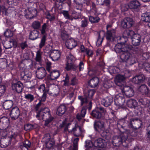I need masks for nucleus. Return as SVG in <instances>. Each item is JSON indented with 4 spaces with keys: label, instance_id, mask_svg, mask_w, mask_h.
Wrapping results in <instances>:
<instances>
[{
    "label": "nucleus",
    "instance_id": "nucleus-1",
    "mask_svg": "<svg viewBox=\"0 0 150 150\" xmlns=\"http://www.w3.org/2000/svg\"><path fill=\"white\" fill-rule=\"evenodd\" d=\"M127 138V134L126 133H122L119 136L114 137L112 143L115 146H119L122 145L123 146L127 147L129 142Z\"/></svg>",
    "mask_w": 150,
    "mask_h": 150
},
{
    "label": "nucleus",
    "instance_id": "nucleus-2",
    "mask_svg": "<svg viewBox=\"0 0 150 150\" xmlns=\"http://www.w3.org/2000/svg\"><path fill=\"white\" fill-rule=\"evenodd\" d=\"M38 89L41 92L43 93L41 99L40 100L39 103L36 105L35 108V110L37 111L39 110L40 107L43 106L44 104L43 102H44L46 100L47 94L48 93L49 89L48 87H45V85L44 84H42L40 85L38 88Z\"/></svg>",
    "mask_w": 150,
    "mask_h": 150
},
{
    "label": "nucleus",
    "instance_id": "nucleus-3",
    "mask_svg": "<svg viewBox=\"0 0 150 150\" xmlns=\"http://www.w3.org/2000/svg\"><path fill=\"white\" fill-rule=\"evenodd\" d=\"M112 27L111 25H108L106 26L107 31L105 35L106 39L110 42L115 41L118 42L119 40H121L122 38L120 36H116L115 30L113 29H110Z\"/></svg>",
    "mask_w": 150,
    "mask_h": 150
},
{
    "label": "nucleus",
    "instance_id": "nucleus-4",
    "mask_svg": "<svg viewBox=\"0 0 150 150\" xmlns=\"http://www.w3.org/2000/svg\"><path fill=\"white\" fill-rule=\"evenodd\" d=\"M42 117L43 120H45L44 125L45 126H49V124L53 120L54 117L50 114V110L47 108H45L42 112Z\"/></svg>",
    "mask_w": 150,
    "mask_h": 150
},
{
    "label": "nucleus",
    "instance_id": "nucleus-5",
    "mask_svg": "<svg viewBox=\"0 0 150 150\" xmlns=\"http://www.w3.org/2000/svg\"><path fill=\"white\" fill-rule=\"evenodd\" d=\"M132 48V45L122 44L119 43L115 45L114 47V50L117 54L120 55L124 52L131 50Z\"/></svg>",
    "mask_w": 150,
    "mask_h": 150
},
{
    "label": "nucleus",
    "instance_id": "nucleus-6",
    "mask_svg": "<svg viewBox=\"0 0 150 150\" xmlns=\"http://www.w3.org/2000/svg\"><path fill=\"white\" fill-rule=\"evenodd\" d=\"M9 119L6 117H3L0 119V129L4 132H6V134H8L10 129L9 127Z\"/></svg>",
    "mask_w": 150,
    "mask_h": 150
},
{
    "label": "nucleus",
    "instance_id": "nucleus-7",
    "mask_svg": "<svg viewBox=\"0 0 150 150\" xmlns=\"http://www.w3.org/2000/svg\"><path fill=\"white\" fill-rule=\"evenodd\" d=\"M71 124L69 123L67 124L65 121H63L62 122V124H61L59 125V127L60 128L64 127V131H68L69 133H73L74 135L75 134V132H76L77 130V128L79 127L80 126L78 125H76L73 128L71 129H69L68 128H70L69 127Z\"/></svg>",
    "mask_w": 150,
    "mask_h": 150
},
{
    "label": "nucleus",
    "instance_id": "nucleus-8",
    "mask_svg": "<svg viewBox=\"0 0 150 150\" xmlns=\"http://www.w3.org/2000/svg\"><path fill=\"white\" fill-rule=\"evenodd\" d=\"M125 99L123 94L119 93L115 96V105L120 107L122 106L125 102Z\"/></svg>",
    "mask_w": 150,
    "mask_h": 150
},
{
    "label": "nucleus",
    "instance_id": "nucleus-9",
    "mask_svg": "<svg viewBox=\"0 0 150 150\" xmlns=\"http://www.w3.org/2000/svg\"><path fill=\"white\" fill-rule=\"evenodd\" d=\"M133 23L132 18L127 17L121 21V26L124 28H128L132 26Z\"/></svg>",
    "mask_w": 150,
    "mask_h": 150
},
{
    "label": "nucleus",
    "instance_id": "nucleus-10",
    "mask_svg": "<svg viewBox=\"0 0 150 150\" xmlns=\"http://www.w3.org/2000/svg\"><path fill=\"white\" fill-rule=\"evenodd\" d=\"M142 36L138 34H134L131 37L132 42L134 46L139 45L141 42Z\"/></svg>",
    "mask_w": 150,
    "mask_h": 150
},
{
    "label": "nucleus",
    "instance_id": "nucleus-11",
    "mask_svg": "<svg viewBox=\"0 0 150 150\" xmlns=\"http://www.w3.org/2000/svg\"><path fill=\"white\" fill-rule=\"evenodd\" d=\"M11 87L13 90L18 93H21L22 92L23 88V83L20 81L12 83Z\"/></svg>",
    "mask_w": 150,
    "mask_h": 150
},
{
    "label": "nucleus",
    "instance_id": "nucleus-12",
    "mask_svg": "<svg viewBox=\"0 0 150 150\" xmlns=\"http://www.w3.org/2000/svg\"><path fill=\"white\" fill-rule=\"evenodd\" d=\"M20 76L21 80L24 81V82H26L29 81L30 79L32 74L29 71L25 70L21 72Z\"/></svg>",
    "mask_w": 150,
    "mask_h": 150
},
{
    "label": "nucleus",
    "instance_id": "nucleus-13",
    "mask_svg": "<svg viewBox=\"0 0 150 150\" xmlns=\"http://www.w3.org/2000/svg\"><path fill=\"white\" fill-rule=\"evenodd\" d=\"M47 72L45 69L43 67L38 68L36 72L37 77L39 79H42L46 75Z\"/></svg>",
    "mask_w": 150,
    "mask_h": 150
},
{
    "label": "nucleus",
    "instance_id": "nucleus-14",
    "mask_svg": "<svg viewBox=\"0 0 150 150\" xmlns=\"http://www.w3.org/2000/svg\"><path fill=\"white\" fill-rule=\"evenodd\" d=\"M145 77L143 74L137 75L132 79V82L135 84H140L143 83L145 81Z\"/></svg>",
    "mask_w": 150,
    "mask_h": 150
},
{
    "label": "nucleus",
    "instance_id": "nucleus-15",
    "mask_svg": "<svg viewBox=\"0 0 150 150\" xmlns=\"http://www.w3.org/2000/svg\"><path fill=\"white\" fill-rule=\"evenodd\" d=\"M106 145V142L104 139L99 138L96 140L94 142V146L96 148H103Z\"/></svg>",
    "mask_w": 150,
    "mask_h": 150
},
{
    "label": "nucleus",
    "instance_id": "nucleus-16",
    "mask_svg": "<svg viewBox=\"0 0 150 150\" xmlns=\"http://www.w3.org/2000/svg\"><path fill=\"white\" fill-rule=\"evenodd\" d=\"M20 115V111L18 108L17 107L13 108L10 113L11 118L13 120L17 119Z\"/></svg>",
    "mask_w": 150,
    "mask_h": 150
},
{
    "label": "nucleus",
    "instance_id": "nucleus-17",
    "mask_svg": "<svg viewBox=\"0 0 150 150\" xmlns=\"http://www.w3.org/2000/svg\"><path fill=\"white\" fill-rule=\"evenodd\" d=\"M94 127L96 131L100 132L104 128V122L100 120L95 121L94 122Z\"/></svg>",
    "mask_w": 150,
    "mask_h": 150
},
{
    "label": "nucleus",
    "instance_id": "nucleus-18",
    "mask_svg": "<svg viewBox=\"0 0 150 150\" xmlns=\"http://www.w3.org/2000/svg\"><path fill=\"white\" fill-rule=\"evenodd\" d=\"M123 91L125 95L127 97H131L134 95V91L133 89L129 86H124Z\"/></svg>",
    "mask_w": 150,
    "mask_h": 150
},
{
    "label": "nucleus",
    "instance_id": "nucleus-19",
    "mask_svg": "<svg viewBox=\"0 0 150 150\" xmlns=\"http://www.w3.org/2000/svg\"><path fill=\"white\" fill-rule=\"evenodd\" d=\"M50 57L53 61H57L60 57V53L58 50H54L51 51L50 54Z\"/></svg>",
    "mask_w": 150,
    "mask_h": 150
},
{
    "label": "nucleus",
    "instance_id": "nucleus-20",
    "mask_svg": "<svg viewBox=\"0 0 150 150\" xmlns=\"http://www.w3.org/2000/svg\"><path fill=\"white\" fill-rule=\"evenodd\" d=\"M65 45L68 49H71L76 46L77 43L74 39H69L66 40Z\"/></svg>",
    "mask_w": 150,
    "mask_h": 150
},
{
    "label": "nucleus",
    "instance_id": "nucleus-21",
    "mask_svg": "<svg viewBox=\"0 0 150 150\" xmlns=\"http://www.w3.org/2000/svg\"><path fill=\"white\" fill-rule=\"evenodd\" d=\"M67 110V107L64 104H61L58 106L57 109L56 114L61 116L64 114Z\"/></svg>",
    "mask_w": 150,
    "mask_h": 150
},
{
    "label": "nucleus",
    "instance_id": "nucleus-22",
    "mask_svg": "<svg viewBox=\"0 0 150 150\" xmlns=\"http://www.w3.org/2000/svg\"><path fill=\"white\" fill-rule=\"evenodd\" d=\"M112 102V98L111 96H107L102 99L101 100V104L106 107L110 105Z\"/></svg>",
    "mask_w": 150,
    "mask_h": 150
},
{
    "label": "nucleus",
    "instance_id": "nucleus-23",
    "mask_svg": "<svg viewBox=\"0 0 150 150\" xmlns=\"http://www.w3.org/2000/svg\"><path fill=\"white\" fill-rule=\"evenodd\" d=\"M138 91L143 95H148L150 92V90L147 86L145 84L140 86L138 89Z\"/></svg>",
    "mask_w": 150,
    "mask_h": 150
},
{
    "label": "nucleus",
    "instance_id": "nucleus-24",
    "mask_svg": "<svg viewBox=\"0 0 150 150\" xmlns=\"http://www.w3.org/2000/svg\"><path fill=\"white\" fill-rule=\"evenodd\" d=\"M126 77L125 75L120 74L117 75L116 76L115 80L116 84L118 86H121L122 85L121 83L124 81Z\"/></svg>",
    "mask_w": 150,
    "mask_h": 150
},
{
    "label": "nucleus",
    "instance_id": "nucleus-25",
    "mask_svg": "<svg viewBox=\"0 0 150 150\" xmlns=\"http://www.w3.org/2000/svg\"><path fill=\"white\" fill-rule=\"evenodd\" d=\"M99 83V79L97 77H95L91 79L88 82L89 86L91 88L96 87Z\"/></svg>",
    "mask_w": 150,
    "mask_h": 150
},
{
    "label": "nucleus",
    "instance_id": "nucleus-26",
    "mask_svg": "<svg viewBox=\"0 0 150 150\" xmlns=\"http://www.w3.org/2000/svg\"><path fill=\"white\" fill-rule=\"evenodd\" d=\"M130 124L133 128L139 129L141 127L142 122L140 120L133 119L131 121Z\"/></svg>",
    "mask_w": 150,
    "mask_h": 150
},
{
    "label": "nucleus",
    "instance_id": "nucleus-27",
    "mask_svg": "<svg viewBox=\"0 0 150 150\" xmlns=\"http://www.w3.org/2000/svg\"><path fill=\"white\" fill-rule=\"evenodd\" d=\"M60 75V73L59 71L54 70L50 73L48 78L51 80H54L58 78Z\"/></svg>",
    "mask_w": 150,
    "mask_h": 150
},
{
    "label": "nucleus",
    "instance_id": "nucleus-28",
    "mask_svg": "<svg viewBox=\"0 0 150 150\" xmlns=\"http://www.w3.org/2000/svg\"><path fill=\"white\" fill-rule=\"evenodd\" d=\"M128 51H126L125 52H124L120 55V58L123 62H127L132 55Z\"/></svg>",
    "mask_w": 150,
    "mask_h": 150
},
{
    "label": "nucleus",
    "instance_id": "nucleus-29",
    "mask_svg": "<svg viewBox=\"0 0 150 150\" xmlns=\"http://www.w3.org/2000/svg\"><path fill=\"white\" fill-rule=\"evenodd\" d=\"M126 104L129 108H135L137 106V102L135 100L130 99L127 100Z\"/></svg>",
    "mask_w": 150,
    "mask_h": 150
},
{
    "label": "nucleus",
    "instance_id": "nucleus-30",
    "mask_svg": "<svg viewBox=\"0 0 150 150\" xmlns=\"http://www.w3.org/2000/svg\"><path fill=\"white\" fill-rule=\"evenodd\" d=\"M140 5L139 2L137 1L134 0L130 2L129 4V7L130 9H137Z\"/></svg>",
    "mask_w": 150,
    "mask_h": 150
},
{
    "label": "nucleus",
    "instance_id": "nucleus-31",
    "mask_svg": "<svg viewBox=\"0 0 150 150\" xmlns=\"http://www.w3.org/2000/svg\"><path fill=\"white\" fill-rule=\"evenodd\" d=\"M13 104V101L11 100H6L3 103V107L6 110L11 108Z\"/></svg>",
    "mask_w": 150,
    "mask_h": 150
},
{
    "label": "nucleus",
    "instance_id": "nucleus-32",
    "mask_svg": "<svg viewBox=\"0 0 150 150\" xmlns=\"http://www.w3.org/2000/svg\"><path fill=\"white\" fill-rule=\"evenodd\" d=\"M38 31L37 30H34L30 33L29 35V38L31 40H34L38 38Z\"/></svg>",
    "mask_w": 150,
    "mask_h": 150
},
{
    "label": "nucleus",
    "instance_id": "nucleus-33",
    "mask_svg": "<svg viewBox=\"0 0 150 150\" xmlns=\"http://www.w3.org/2000/svg\"><path fill=\"white\" fill-rule=\"evenodd\" d=\"M88 23L89 22L87 18L82 16L81 18V27L82 28H86L88 26Z\"/></svg>",
    "mask_w": 150,
    "mask_h": 150
},
{
    "label": "nucleus",
    "instance_id": "nucleus-34",
    "mask_svg": "<svg viewBox=\"0 0 150 150\" xmlns=\"http://www.w3.org/2000/svg\"><path fill=\"white\" fill-rule=\"evenodd\" d=\"M105 33L103 31H100L98 33V38L96 44L99 46L101 45L104 38Z\"/></svg>",
    "mask_w": 150,
    "mask_h": 150
},
{
    "label": "nucleus",
    "instance_id": "nucleus-35",
    "mask_svg": "<svg viewBox=\"0 0 150 150\" xmlns=\"http://www.w3.org/2000/svg\"><path fill=\"white\" fill-rule=\"evenodd\" d=\"M141 20L143 22L149 23L150 22V14L148 13L142 14L141 16Z\"/></svg>",
    "mask_w": 150,
    "mask_h": 150
},
{
    "label": "nucleus",
    "instance_id": "nucleus-36",
    "mask_svg": "<svg viewBox=\"0 0 150 150\" xmlns=\"http://www.w3.org/2000/svg\"><path fill=\"white\" fill-rule=\"evenodd\" d=\"M30 145L31 143L28 140H26L21 145V148L22 150H28V149L30 147Z\"/></svg>",
    "mask_w": 150,
    "mask_h": 150
},
{
    "label": "nucleus",
    "instance_id": "nucleus-37",
    "mask_svg": "<svg viewBox=\"0 0 150 150\" xmlns=\"http://www.w3.org/2000/svg\"><path fill=\"white\" fill-rule=\"evenodd\" d=\"M82 15L80 13H78L73 11L72 12L71 15V18H72V20L74 19H79L81 18L82 17Z\"/></svg>",
    "mask_w": 150,
    "mask_h": 150
},
{
    "label": "nucleus",
    "instance_id": "nucleus-38",
    "mask_svg": "<svg viewBox=\"0 0 150 150\" xmlns=\"http://www.w3.org/2000/svg\"><path fill=\"white\" fill-rule=\"evenodd\" d=\"M84 63L82 61H81L79 64L78 67L74 65L73 64L72 69L73 71H75L78 68L80 71H82L84 68Z\"/></svg>",
    "mask_w": 150,
    "mask_h": 150
},
{
    "label": "nucleus",
    "instance_id": "nucleus-39",
    "mask_svg": "<svg viewBox=\"0 0 150 150\" xmlns=\"http://www.w3.org/2000/svg\"><path fill=\"white\" fill-rule=\"evenodd\" d=\"M10 139L9 140L6 139H3L1 141V146L2 148H6L9 146L11 143Z\"/></svg>",
    "mask_w": 150,
    "mask_h": 150
},
{
    "label": "nucleus",
    "instance_id": "nucleus-40",
    "mask_svg": "<svg viewBox=\"0 0 150 150\" xmlns=\"http://www.w3.org/2000/svg\"><path fill=\"white\" fill-rule=\"evenodd\" d=\"M91 115L97 119H100L102 117L101 113L99 111L93 110L92 111Z\"/></svg>",
    "mask_w": 150,
    "mask_h": 150
},
{
    "label": "nucleus",
    "instance_id": "nucleus-41",
    "mask_svg": "<svg viewBox=\"0 0 150 150\" xmlns=\"http://www.w3.org/2000/svg\"><path fill=\"white\" fill-rule=\"evenodd\" d=\"M89 21L91 23H96L99 22L100 19L98 16H90L88 18Z\"/></svg>",
    "mask_w": 150,
    "mask_h": 150
},
{
    "label": "nucleus",
    "instance_id": "nucleus-42",
    "mask_svg": "<svg viewBox=\"0 0 150 150\" xmlns=\"http://www.w3.org/2000/svg\"><path fill=\"white\" fill-rule=\"evenodd\" d=\"M137 61V59L132 55L126 62L130 65H132L136 63Z\"/></svg>",
    "mask_w": 150,
    "mask_h": 150
},
{
    "label": "nucleus",
    "instance_id": "nucleus-43",
    "mask_svg": "<svg viewBox=\"0 0 150 150\" xmlns=\"http://www.w3.org/2000/svg\"><path fill=\"white\" fill-rule=\"evenodd\" d=\"M95 92L93 90H90L84 94V96L88 98H91L93 96Z\"/></svg>",
    "mask_w": 150,
    "mask_h": 150
},
{
    "label": "nucleus",
    "instance_id": "nucleus-44",
    "mask_svg": "<svg viewBox=\"0 0 150 150\" xmlns=\"http://www.w3.org/2000/svg\"><path fill=\"white\" fill-rule=\"evenodd\" d=\"M13 42L10 41H7L5 42L3 44L4 46L5 49H8L11 48L13 45Z\"/></svg>",
    "mask_w": 150,
    "mask_h": 150
},
{
    "label": "nucleus",
    "instance_id": "nucleus-45",
    "mask_svg": "<svg viewBox=\"0 0 150 150\" xmlns=\"http://www.w3.org/2000/svg\"><path fill=\"white\" fill-rule=\"evenodd\" d=\"M46 147L49 149H51L55 144V142L54 140H51L49 141L46 142L45 143Z\"/></svg>",
    "mask_w": 150,
    "mask_h": 150
},
{
    "label": "nucleus",
    "instance_id": "nucleus-46",
    "mask_svg": "<svg viewBox=\"0 0 150 150\" xmlns=\"http://www.w3.org/2000/svg\"><path fill=\"white\" fill-rule=\"evenodd\" d=\"M139 101L142 105L146 106H148L149 102V101L146 98H141L139 99Z\"/></svg>",
    "mask_w": 150,
    "mask_h": 150
},
{
    "label": "nucleus",
    "instance_id": "nucleus-47",
    "mask_svg": "<svg viewBox=\"0 0 150 150\" xmlns=\"http://www.w3.org/2000/svg\"><path fill=\"white\" fill-rule=\"evenodd\" d=\"M35 59L36 62H41L42 60V52L40 50L37 51Z\"/></svg>",
    "mask_w": 150,
    "mask_h": 150
},
{
    "label": "nucleus",
    "instance_id": "nucleus-48",
    "mask_svg": "<svg viewBox=\"0 0 150 150\" xmlns=\"http://www.w3.org/2000/svg\"><path fill=\"white\" fill-rule=\"evenodd\" d=\"M24 98L30 102H31L34 100V97L33 95L30 94H25Z\"/></svg>",
    "mask_w": 150,
    "mask_h": 150
},
{
    "label": "nucleus",
    "instance_id": "nucleus-49",
    "mask_svg": "<svg viewBox=\"0 0 150 150\" xmlns=\"http://www.w3.org/2000/svg\"><path fill=\"white\" fill-rule=\"evenodd\" d=\"M46 36L45 35H44L42 37L40 42L39 44V47L40 49L42 48L45 45L46 40Z\"/></svg>",
    "mask_w": 150,
    "mask_h": 150
},
{
    "label": "nucleus",
    "instance_id": "nucleus-50",
    "mask_svg": "<svg viewBox=\"0 0 150 150\" xmlns=\"http://www.w3.org/2000/svg\"><path fill=\"white\" fill-rule=\"evenodd\" d=\"M69 76L68 75V74H66L65 79L64 80H63V81L64 83L63 85L65 86H70V83H69Z\"/></svg>",
    "mask_w": 150,
    "mask_h": 150
},
{
    "label": "nucleus",
    "instance_id": "nucleus-51",
    "mask_svg": "<svg viewBox=\"0 0 150 150\" xmlns=\"http://www.w3.org/2000/svg\"><path fill=\"white\" fill-rule=\"evenodd\" d=\"M32 26L35 29H38L40 26V23L38 21H35L32 23Z\"/></svg>",
    "mask_w": 150,
    "mask_h": 150
},
{
    "label": "nucleus",
    "instance_id": "nucleus-52",
    "mask_svg": "<svg viewBox=\"0 0 150 150\" xmlns=\"http://www.w3.org/2000/svg\"><path fill=\"white\" fill-rule=\"evenodd\" d=\"M133 32L132 31L127 30L125 31L124 33L123 36H125L127 38H130L131 39L132 37L133 34Z\"/></svg>",
    "mask_w": 150,
    "mask_h": 150
},
{
    "label": "nucleus",
    "instance_id": "nucleus-53",
    "mask_svg": "<svg viewBox=\"0 0 150 150\" xmlns=\"http://www.w3.org/2000/svg\"><path fill=\"white\" fill-rule=\"evenodd\" d=\"M78 99L81 101V105H82L83 104L86 103L87 102L88 98L84 96V97L79 96Z\"/></svg>",
    "mask_w": 150,
    "mask_h": 150
},
{
    "label": "nucleus",
    "instance_id": "nucleus-54",
    "mask_svg": "<svg viewBox=\"0 0 150 150\" xmlns=\"http://www.w3.org/2000/svg\"><path fill=\"white\" fill-rule=\"evenodd\" d=\"M67 60L68 62L73 63L75 60V58L71 54H70L67 57Z\"/></svg>",
    "mask_w": 150,
    "mask_h": 150
},
{
    "label": "nucleus",
    "instance_id": "nucleus-55",
    "mask_svg": "<svg viewBox=\"0 0 150 150\" xmlns=\"http://www.w3.org/2000/svg\"><path fill=\"white\" fill-rule=\"evenodd\" d=\"M62 13L66 19H69L71 21H72V18H71V15L70 16L68 12L67 11H63L62 12Z\"/></svg>",
    "mask_w": 150,
    "mask_h": 150
},
{
    "label": "nucleus",
    "instance_id": "nucleus-56",
    "mask_svg": "<svg viewBox=\"0 0 150 150\" xmlns=\"http://www.w3.org/2000/svg\"><path fill=\"white\" fill-rule=\"evenodd\" d=\"M4 35L6 37L10 38L12 37L13 34V32L10 30L7 29L4 33Z\"/></svg>",
    "mask_w": 150,
    "mask_h": 150
},
{
    "label": "nucleus",
    "instance_id": "nucleus-57",
    "mask_svg": "<svg viewBox=\"0 0 150 150\" xmlns=\"http://www.w3.org/2000/svg\"><path fill=\"white\" fill-rule=\"evenodd\" d=\"M6 87L4 85H0V97L2 96L5 93Z\"/></svg>",
    "mask_w": 150,
    "mask_h": 150
},
{
    "label": "nucleus",
    "instance_id": "nucleus-58",
    "mask_svg": "<svg viewBox=\"0 0 150 150\" xmlns=\"http://www.w3.org/2000/svg\"><path fill=\"white\" fill-rule=\"evenodd\" d=\"M34 128V125L30 124H26L24 126V129L26 131L31 130Z\"/></svg>",
    "mask_w": 150,
    "mask_h": 150
},
{
    "label": "nucleus",
    "instance_id": "nucleus-59",
    "mask_svg": "<svg viewBox=\"0 0 150 150\" xmlns=\"http://www.w3.org/2000/svg\"><path fill=\"white\" fill-rule=\"evenodd\" d=\"M110 134L109 132L108 131H103L102 133H101L102 136L105 138L106 139H108L110 137L109 135Z\"/></svg>",
    "mask_w": 150,
    "mask_h": 150
},
{
    "label": "nucleus",
    "instance_id": "nucleus-60",
    "mask_svg": "<svg viewBox=\"0 0 150 150\" xmlns=\"http://www.w3.org/2000/svg\"><path fill=\"white\" fill-rule=\"evenodd\" d=\"M48 24L47 23H44L42 25V28L40 30V31H41V33L42 34H44L46 32V30L47 28V27L48 26Z\"/></svg>",
    "mask_w": 150,
    "mask_h": 150
},
{
    "label": "nucleus",
    "instance_id": "nucleus-61",
    "mask_svg": "<svg viewBox=\"0 0 150 150\" xmlns=\"http://www.w3.org/2000/svg\"><path fill=\"white\" fill-rule=\"evenodd\" d=\"M61 37L62 39L64 41L68 40V35L64 31H62L61 33Z\"/></svg>",
    "mask_w": 150,
    "mask_h": 150
},
{
    "label": "nucleus",
    "instance_id": "nucleus-62",
    "mask_svg": "<svg viewBox=\"0 0 150 150\" xmlns=\"http://www.w3.org/2000/svg\"><path fill=\"white\" fill-rule=\"evenodd\" d=\"M85 143L86 145L85 146L87 148H89L90 147L94 146V143H93L90 140H86L85 142Z\"/></svg>",
    "mask_w": 150,
    "mask_h": 150
},
{
    "label": "nucleus",
    "instance_id": "nucleus-63",
    "mask_svg": "<svg viewBox=\"0 0 150 150\" xmlns=\"http://www.w3.org/2000/svg\"><path fill=\"white\" fill-rule=\"evenodd\" d=\"M43 140L45 143H46V142L51 140L50 134H45L43 138Z\"/></svg>",
    "mask_w": 150,
    "mask_h": 150
},
{
    "label": "nucleus",
    "instance_id": "nucleus-64",
    "mask_svg": "<svg viewBox=\"0 0 150 150\" xmlns=\"http://www.w3.org/2000/svg\"><path fill=\"white\" fill-rule=\"evenodd\" d=\"M145 69L146 71L150 72V64L148 62H145L144 64Z\"/></svg>",
    "mask_w": 150,
    "mask_h": 150
}]
</instances>
